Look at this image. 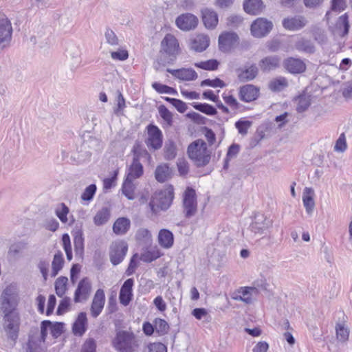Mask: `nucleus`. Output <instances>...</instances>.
<instances>
[{
    "mask_svg": "<svg viewBox=\"0 0 352 352\" xmlns=\"http://www.w3.org/2000/svg\"><path fill=\"white\" fill-rule=\"evenodd\" d=\"M188 155L197 167H204L210 161L211 152L206 143L201 139L192 142L188 147Z\"/></svg>",
    "mask_w": 352,
    "mask_h": 352,
    "instance_id": "f257e3e1",
    "label": "nucleus"
},
{
    "mask_svg": "<svg viewBox=\"0 0 352 352\" xmlns=\"http://www.w3.org/2000/svg\"><path fill=\"white\" fill-rule=\"evenodd\" d=\"M112 344L118 352H135L139 346V341L133 332L121 330L117 332Z\"/></svg>",
    "mask_w": 352,
    "mask_h": 352,
    "instance_id": "f03ea898",
    "label": "nucleus"
},
{
    "mask_svg": "<svg viewBox=\"0 0 352 352\" xmlns=\"http://www.w3.org/2000/svg\"><path fill=\"white\" fill-rule=\"evenodd\" d=\"M20 328V317L19 314H6L3 316V329L8 339L11 341L13 346L18 339Z\"/></svg>",
    "mask_w": 352,
    "mask_h": 352,
    "instance_id": "7ed1b4c3",
    "label": "nucleus"
},
{
    "mask_svg": "<svg viewBox=\"0 0 352 352\" xmlns=\"http://www.w3.org/2000/svg\"><path fill=\"white\" fill-rule=\"evenodd\" d=\"M179 52V45L177 39L172 34H167L161 41L160 53L167 57L168 63H173L176 59Z\"/></svg>",
    "mask_w": 352,
    "mask_h": 352,
    "instance_id": "20e7f679",
    "label": "nucleus"
},
{
    "mask_svg": "<svg viewBox=\"0 0 352 352\" xmlns=\"http://www.w3.org/2000/svg\"><path fill=\"white\" fill-rule=\"evenodd\" d=\"M148 137L145 143L150 150L157 151L162 148L163 143V134L158 126L150 124L147 126Z\"/></svg>",
    "mask_w": 352,
    "mask_h": 352,
    "instance_id": "39448f33",
    "label": "nucleus"
},
{
    "mask_svg": "<svg viewBox=\"0 0 352 352\" xmlns=\"http://www.w3.org/2000/svg\"><path fill=\"white\" fill-rule=\"evenodd\" d=\"M184 212L186 218H190L194 216L197 210V203L195 190L188 187L183 198Z\"/></svg>",
    "mask_w": 352,
    "mask_h": 352,
    "instance_id": "423d86ee",
    "label": "nucleus"
},
{
    "mask_svg": "<svg viewBox=\"0 0 352 352\" xmlns=\"http://www.w3.org/2000/svg\"><path fill=\"white\" fill-rule=\"evenodd\" d=\"M128 250V245L124 241H116L110 247L109 257L113 265L120 264L124 258Z\"/></svg>",
    "mask_w": 352,
    "mask_h": 352,
    "instance_id": "0eeeda50",
    "label": "nucleus"
},
{
    "mask_svg": "<svg viewBox=\"0 0 352 352\" xmlns=\"http://www.w3.org/2000/svg\"><path fill=\"white\" fill-rule=\"evenodd\" d=\"M272 28V21L265 18H258L251 25V32L254 37L261 38L268 34Z\"/></svg>",
    "mask_w": 352,
    "mask_h": 352,
    "instance_id": "6e6552de",
    "label": "nucleus"
},
{
    "mask_svg": "<svg viewBox=\"0 0 352 352\" xmlns=\"http://www.w3.org/2000/svg\"><path fill=\"white\" fill-rule=\"evenodd\" d=\"M12 27L10 21L6 16L0 17V47H8L12 40Z\"/></svg>",
    "mask_w": 352,
    "mask_h": 352,
    "instance_id": "1a4fd4ad",
    "label": "nucleus"
},
{
    "mask_svg": "<svg viewBox=\"0 0 352 352\" xmlns=\"http://www.w3.org/2000/svg\"><path fill=\"white\" fill-rule=\"evenodd\" d=\"M198 18L191 13H184L179 15L175 23L177 28L184 31L194 30L198 24Z\"/></svg>",
    "mask_w": 352,
    "mask_h": 352,
    "instance_id": "9d476101",
    "label": "nucleus"
},
{
    "mask_svg": "<svg viewBox=\"0 0 352 352\" xmlns=\"http://www.w3.org/2000/svg\"><path fill=\"white\" fill-rule=\"evenodd\" d=\"M308 21L302 15H295L283 19L282 21L283 27L289 31H298L305 28Z\"/></svg>",
    "mask_w": 352,
    "mask_h": 352,
    "instance_id": "9b49d317",
    "label": "nucleus"
},
{
    "mask_svg": "<svg viewBox=\"0 0 352 352\" xmlns=\"http://www.w3.org/2000/svg\"><path fill=\"white\" fill-rule=\"evenodd\" d=\"M283 65L286 71L292 74H302L307 69L305 63L298 58H287L283 60Z\"/></svg>",
    "mask_w": 352,
    "mask_h": 352,
    "instance_id": "f8f14e48",
    "label": "nucleus"
},
{
    "mask_svg": "<svg viewBox=\"0 0 352 352\" xmlns=\"http://www.w3.org/2000/svg\"><path fill=\"white\" fill-rule=\"evenodd\" d=\"M237 78L240 82L253 80L258 74V68L255 63H247L244 67L236 69Z\"/></svg>",
    "mask_w": 352,
    "mask_h": 352,
    "instance_id": "ddd939ff",
    "label": "nucleus"
},
{
    "mask_svg": "<svg viewBox=\"0 0 352 352\" xmlns=\"http://www.w3.org/2000/svg\"><path fill=\"white\" fill-rule=\"evenodd\" d=\"M281 58L278 55L267 56L258 62V66L263 73H269L280 67Z\"/></svg>",
    "mask_w": 352,
    "mask_h": 352,
    "instance_id": "4468645a",
    "label": "nucleus"
},
{
    "mask_svg": "<svg viewBox=\"0 0 352 352\" xmlns=\"http://www.w3.org/2000/svg\"><path fill=\"white\" fill-rule=\"evenodd\" d=\"M134 285L133 278L126 279L122 285L119 294V300L124 306L129 305L133 299V287Z\"/></svg>",
    "mask_w": 352,
    "mask_h": 352,
    "instance_id": "2eb2a0df",
    "label": "nucleus"
},
{
    "mask_svg": "<svg viewBox=\"0 0 352 352\" xmlns=\"http://www.w3.org/2000/svg\"><path fill=\"white\" fill-rule=\"evenodd\" d=\"M272 225V221L263 214H257L251 223L250 228L252 232L254 233H263L265 230L270 228Z\"/></svg>",
    "mask_w": 352,
    "mask_h": 352,
    "instance_id": "dca6fc26",
    "label": "nucleus"
},
{
    "mask_svg": "<svg viewBox=\"0 0 352 352\" xmlns=\"http://www.w3.org/2000/svg\"><path fill=\"white\" fill-rule=\"evenodd\" d=\"M91 284L88 278H83L78 283V287L74 292V302H79L81 299L86 300L91 292Z\"/></svg>",
    "mask_w": 352,
    "mask_h": 352,
    "instance_id": "f3484780",
    "label": "nucleus"
},
{
    "mask_svg": "<svg viewBox=\"0 0 352 352\" xmlns=\"http://www.w3.org/2000/svg\"><path fill=\"white\" fill-rule=\"evenodd\" d=\"M259 92L260 89L258 87L248 84L240 87L239 96L241 100L250 102L257 99Z\"/></svg>",
    "mask_w": 352,
    "mask_h": 352,
    "instance_id": "a211bd4d",
    "label": "nucleus"
},
{
    "mask_svg": "<svg viewBox=\"0 0 352 352\" xmlns=\"http://www.w3.org/2000/svg\"><path fill=\"white\" fill-rule=\"evenodd\" d=\"M105 303V295L104 290L98 289L96 290L91 305V314L92 317L97 318L102 312Z\"/></svg>",
    "mask_w": 352,
    "mask_h": 352,
    "instance_id": "6ab92c4d",
    "label": "nucleus"
},
{
    "mask_svg": "<svg viewBox=\"0 0 352 352\" xmlns=\"http://www.w3.org/2000/svg\"><path fill=\"white\" fill-rule=\"evenodd\" d=\"M238 40L239 36L236 33L225 32L219 36V48L221 52H228Z\"/></svg>",
    "mask_w": 352,
    "mask_h": 352,
    "instance_id": "aec40b11",
    "label": "nucleus"
},
{
    "mask_svg": "<svg viewBox=\"0 0 352 352\" xmlns=\"http://www.w3.org/2000/svg\"><path fill=\"white\" fill-rule=\"evenodd\" d=\"M167 72L171 74L174 77L182 80H194L198 77L197 72L192 68H182L178 69H167Z\"/></svg>",
    "mask_w": 352,
    "mask_h": 352,
    "instance_id": "412c9836",
    "label": "nucleus"
},
{
    "mask_svg": "<svg viewBox=\"0 0 352 352\" xmlns=\"http://www.w3.org/2000/svg\"><path fill=\"white\" fill-rule=\"evenodd\" d=\"M294 47L299 52L306 54H313L316 52V47L312 41L305 37L298 38L295 42Z\"/></svg>",
    "mask_w": 352,
    "mask_h": 352,
    "instance_id": "4be33fe9",
    "label": "nucleus"
},
{
    "mask_svg": "<svg viewBox=\"0 0 352 352\" xmlns=\"http://www.w3.org/2000/svg\"><path fill=\"white\" fill-rule=\"evenodd\" d=\"M258 293V289L254 287H245L240 288L232 297L236 300L243 301L247 304L252 302V294Z\"/></svg>",
    "mask_w": 352,
    "mask_h": 352,
    "instance_id": "5701e85b",
    "label": "nucleus"
},
{
    "mask_svg": "<svg viewBox=\"0 0 352 352\" xmlns=\"http://www.w3.org/2000/svg\"><path fill=\"white\" fill-rule=\"evenodd\" d=\"M87 318L85 312H80L72 325V332L75 336H82L87 331Z\"/></svg>",
    "mask_w": 352,
    "mask_h": 352,
    "instance_id": "b1692460",
    "label": "nucleus"
},
{
    "mask_svg": "<svg viewBox=\"0 0 352 352\" xmlns=\"http://www.w3.org/2000/svg\"><path fill=\"white\" fill-rule=\"evenodd\" d=\"M202 20L205 27L208 29H214L218 24V15L214 10L205 8L201 10Z\"/></svg>",
    "mask_w": 352,
    "mask_h": 352,
    "instance_id": "393cba45",
    "label": "nucleus"
},
{
    "mask_svg": "<svg viewBox=\"0 0 352 352\" xmlns=\"http://www.w3.org/2000/svg\"><path fill=\"white\" fill-rule=\"evenodd\" d=\"M264 8L265 6L262 0H245L243 2V9L245 12L250 14H259Z\"/></svg>",
    "mask_w": 352,
    "mask_h": 352,
    "instance_id": "a878e982",
    "label": "nucleus"
},
{
    "mask_svg": "<svg viewBox=\"0 0 352 352\" xmlns=\"http://www.w3.org/2000/svg\"><path fill=\"white\" fill-rule=\"evenodd\" d=\"M131 228V221L127 217L118 218L113 225V232L116 235H124Z\"/></svg>",
    "mask_w": 352,
    "mask_h": 352,
    "instance_id": "bb28decb",
    "label": "nucleus"
},
{
    "mask_svg": "<svg viewBox=\"0 0 352 352\" xmlns=\"http://www.w3.org/2000/svg\"><path fill=\"white\" fill-rule=\"evenodd\" d=\"M210 44V38L204 34L197 35L191 42L190 48L197 52H204Z\"/></svg>",
    "mask_w": 352,
    "mask_h": 352,
    "instance_id": "cd10ccee",
    "label": "nucleus"
},
{
    "mask_svg": "<svg viewBox=\"0 0 352 352\" xmlns=\"http://www.w3.org/2000/svg\"><path fill=\"white\" fill-rule=\"evenodd\" d=\"M159 244L164 248H170L174 243V236L173 233L167 229H162L158 234Z\"/></svg>",
    "mask_w": 352,
    "mask_h": 352,
    "instance_id": "c85d7f7f",
    "label": "nucleus"
},
{
    "mask_svg": "<svg viewBox=\"0 0 352 352\" xmlns=\"http://www.w3.org/2000/svg\"><path fill=\"white\" fill-rule=\"evenodd\" d=\"M158 202L157 206L162 210H167L172 204L174 195L173 190H168L167 192H161L159 194Z\"/></svg>",
    "mask_w": 352,
    "mask_h": 352,
    "instance_id": "c756f323",
    "label": "nucleus"
},
{
    "mask_svg": "<svg viewBox=\"0 0 352 352\" xmlns=\"http://www.w3.org/2000/svg\"><path fill=\"white\" fill-rule=\"evenodd\" d=\"M314 191L311 188L306 187L303 192L302 201L307 213L312 212L315 203L314 200Z\"/></svg>",
    "mask_w": 352,
    "mask_h": 352,
    "instance_id": "7c9ffc66",
    "label": "nucleus"
},
{
    "mask_svg": "<svg viewBox=\"0 0 352 352\" xmlns=\"http://www.w3.org/2000/svg\"><path fill=\"white\" fill-rule=\"evenodd\" d=\"M155 177L157 182L163 183L171 177V170L167 164H161L157 166Z\"/></svg>",
    "mask_w": 352,
    "mask_h": 352,
    "instance_id": "2f4dec72",
    "label": "nucleus"
},
{
    "mask_svg": "<svg viewBox=\"0 0 352 352\" xmlns=\"http://www.w3.org/2000/svg\"><path fill=\"white\" fill-rule=\"evenodd\" d=\"M111 217V210L107 207H103L98 210L94 217V223L96 226H100L105 224Z\"/></svg>",
    "mask_w": 352,
    "mask_h": 352,
    "instance_id": "473e14b6",
    "label": "nucleus"
},
{
    "mask_svg": "<svg viewBox=\"0 0 352 352\" xmlns=\"http://www.w3.org/2000/svg\"><path fill=\"white\" fill-rule=\"evenodd\" d=\"M336 28L339 30V34L340 36L344 37L349 34V16L346 13L341 15L337 21Z\"/></svg>",
    "mask_w": 352,
    "mask_h": 352,
    "instance_id": "72a5a7b5",
    "label": "nucleus"
},
{
    "mask_svg": "<svg viewBox=\"0 0 352 352\" xmlns=\"http://www.w3.org/2000/svg\"><path fill=\"white\" fill-rule=\"evenodd\" d=\"M133 160L136 161H140L142 157L150 159L151 155L147 150L144 148L140 142L137 141L134 144L132 148Z\"/></svg>",
    "mask_w": 352,
    "mask_h": 352,
    "instance_id": "f704fd0d",
    "label": "nucleus"
},
{
    "mask_svg": "<svg viewBox=\"0 0 352 352\" xmlns=\"http://www.w3.org/2000/svg\"><path fill=\"white\" fill-rule=\"evenodd\" d=\"M269 89L274 92H278L288 87L287 79L284 76H279L269 82Z\"/></svg>",
    "mask_w": 352,
    "mask_h": 352,
    "instance_id": "c9c22d12",
    "label": "nucleus"
},
{
    "mask_svg": "<svg viewBox=\"0 0 352 352\" xmlns=\"http://www.w3.org/2000/svg\"><path fill=\"white\" fill-rule=\"evenodd\" d=\"M144 173L143 166L140 161L133 160L132 164L129 168V173L127 175L128 178L137 179L140 177Z\"/></svg>",
    "mask_w": 352,
    "mask_h": 352,
    "instance_id": "e433bc0d",
    "label": "nucleus"
},
{
    "mask_svg": "<svg viewBox=\"0 0 352 352\" xmlns=\"http://www.w3.org/2000/svg\"><path fill=\"white\" fill-rule=\"evenodd\" d=\"M74 245L76 254L81 255L84 252V237L82 230H78L75 232Z\"/></svg>",
    "mask_w": 352,
    "mask_h": 352,
    "instance_id": "4c0bfd02",
    "label": "nucleus"
},
{
    "mask_svg": "<svg viewBox=\"0 0 352 352\" xmlns=\"http://www.w3.org/2000/svg\"><path fill=\"white\" fill-rule=\"evenodd\" d=\"M1 299H7L18 302L19 294L16 287L13 285L7 286L2 292Z\"/></svg>",
    "mask_w": 352,
    "mask_h": 352,
    "instance_id": "58836bf2",
    "label": "nucleus"
},
{
    "mask_svg": "<svg viewBox=\"0 0 352 352\" xmlns=\"http://www.w3.org/2000/svg\"><path fill=\"white\" fill-rule=\"evenodd\" d=\"M164 158L166 160H172L177 155V146L174 141L168 140L164 145Z\"/></svg>",
    "mask_w": 352,
    "mask_h": 352,
    "instance_id": "ea45409f",
    "label": "nucleus"
},
{
    "mask_svg": "<svg viewBox=\"0 0 352 352\" xmlns=\"http://www.w3.org/2000/svg\"><path fill=\"white\" fill-rule=\"evenodd\" d=\"M136 241L141 244H148L152 241V235L146 228H140L135 234Z\"/></svg>",
    "mask_w": 352,
    "mask_h": 352,
    "instance_id": "a19ab883",
    "label": "nucleus"
},
{
    "mask_svg": "<svg viewBox=\"0 0 352 352\" xmlns=\"http://www.w3.org/2000/svg\"><path fill=\"white\" fill-rule=\"evenodd\" d=\"M132 180V179L126 177L122 187L123 195H124L129 200H133L135 198V186Z\"/></svg>",
    "mask_w": 352,
    "mask_h": 352,
    "instance_id": "79ce46f5",
    "label": "nucleus"
},
{
    "mask_svg": "<svg viewBox=\"0 0 352 352\" xmlns=\"http://www.w3.org/2000/svg\"><path fill=\"white\" fill-rule=\"evenodd\" d=\"M64 263V259L63 257V254L61 252H58L54 256V258L52 261V276H56L58 272L63 268Z\"/></svg>",
    "mask_w": 352,
    "mask_h": 352,
    "instance_id": "37998d69",
    "label": "nucleus"
},
{
    "mask_svg": "<svg viewBox=\"0 0 352 352\" xmlns=\"http://www.w3.org/2000/svg\"><path fill=\"white\" fill-rule=\"evenodd\" d=\"M192 107L196 110L208 116H214L217 113V109L213 106L207 103L194 102Z\"/></svg>",
    "mask_w": 352,
    "mask_h": 352,
    "instance_id": "c03bdc74",
    "label": "nucleus"
},
{
    "mask_svg": "<svg viewBox=\"0 0 352 352\" xmlns=\"http://www.w3.org/2000/svg\"><path fill=\"white\" fill-rule=\"evenodd\" d=\"M68 279L65 276H60L55 281V290L58 296L62 297L67 290Z\"/></svg>",
    "mask_w": 352,
    "mask_h": 352,
    "instance_id": "a18cd8bd",
    "label": "nucleus"
},
{
    "mask_svg": "<svg viewBox=\"0 0 352 352\" xmlns=\"http://www.w3.org/2000/svg\"><path fill=\"white\" fill-rule=\"evenodd\" d=\"M1 300V310L4 315L11 314H18L15 311V309L18 305V302L10 300L7 299Z\"/></svg>",
    "mask_w": 352,
    "mask_h": 352,
    "instance_id": "49530a36",
    "label": "nucleus"
},
{
    "mask_svg": "<svg viewBox=\"0 0 352 352\" xmlns=\"http://www.w3.org/2000/svg\"><path fill=\"white\" fill-rule=\"evenodd\" d=\"M28 243L23 241L12 243L8 250V254L11 257H15L27 248Z\"/></svg>",
    "mask_w": 352,
    "mask_h": 352,
    "instance_id": "de8ad7c7",
    "label": "nucleus"
},
{
    "mask_svg": "<svg viewBox=\"0 0 352 352\" xmlns=\"http://www.w3.org/2000/svg\"><path fill=\"white\" fill-rule=\"evenodd\" d=\"M337 338L340 342H346L349 340V329L344 324L337 323L336 325Z\"/></svg>",
    "mask_w": 352,
    "mask_h": 352,
    "instance_id": "09e8293b",
    "label": "nucleus"
},
{
    "mask_svg": "<svg viewBox=\"0 0 352 352\" xmlns=\"http://www.w3.org/2000/svg\"><path fill=\"white\" fill-rule=\"evenodd\" d=\"M195 66L202 69L213 71L218 68L219 62L215 59H210L206 61L195 63Z\"/></svg>",
    "mask_w": 352,
    "mask_h": 352,
    "instance_id": "8fccbe9b",
    "label": "nucleus"
},
{
    "mask_svg": "<svg viewBox=\"0 0 352 352\" xmlns=\"http://www.w3.org/2000/svg\"><path fill=\"white\" fill-rule=\"evenodd\" d=\"M152 87L159 94H177V91L174 88L157 82H155L152 84Z\"/></svg>",
    "mask_w": 352,
    "mask_h": 352,
    "instance_id": "3c124183",
    "label": "nucleus"
},
{
    "mask_svg": "<svg viewBox=\"0 0 352 352\" xmlns=\"http://www.w3.org/2000/svg\"><path fill=\"white\" fill-rule=\"evenodd\" d=\"M311 104V100L309 96L305 95L300 96L298 97V101L296 107V111L298 113H302L305 111Z\"/></svg>",
    "mask_w": 352,
    "mask_h": 352,
    "instance_id": "603ef678",
    "label": "nucleus"
},
{
    "mask_svg": "<svg viewBox=\"0 0 352 352\" xmlns=\"http://www.w3.org/2000/svg\"><path fill=\"white\" fill-rule=\"evenodd\" d=\"M69 212V208L64 203H61L60 208L56 209L55 214L62 223H65L68 221L67 214Z\"/></svg>",
    "mask_w": 352,
    "mask_h": 352,
    "instance_id": "864d4df0",
    "label": "nucleus"
},
{
    "mask_svg": "<svg viewBox=\"0 0 352 352\" xmlns=\"http://www.w3.org/2000/svg\"><path fill=\"white\" fill-rule=\"evenodd\" d=\"M154 327L160 335L166 334L169 329V325L166 320L161 318H156L154 321Z\"/></svg>",
    "mask_w": 352,
    "mask_h": 352,
    "instance_id": "5fc2aeb1",
    "label": "nucleus"
},
{
    "mask_svg": "<svg viewBox=\"0 0 352 352\" xmlns=\"http://www.w3.org/2000/svg\"><path fill=\"white\" fill-rule=\"evenodd\" d=\"M252 122L249 120H239L235 122V127L239 133L245 135L248 133V129L251 127Z\"/></svg>",
    "mask_w": 352,
    "mask_h": 352,
    "instance_id": "6e6d98bb",
    "label": "nucleus"
},
{
    "mask_svg": "<svg viewBox=\"0 0 352 352\" xmlns=\"http://www.w3.org/2000/svg\"><path fill=\"white\" fill-rule=\"evenodd\" d=\"M52 336L57 338L63 333L64 323L60 322H52L49 327Z\"/></svg>",
    "mask_w": 352,
    "mask_h": 352,
    "instance_id": "4d7b16f0",
    "label": "nucleus"
},
{
    "mask_svg": "<svg viewBox=\"0 0 352 352\" xmlns=\"http://www.w3.org/2000/svg\"><path fill=\"white\" fill-rule=\"evenodd\" d=\"M201 87L209 86L212 87L223 88L226 86V83L219 78L214 79H205L201 82Z\"/></svg>",
    "mask_w": 352,
    "mask_h": 352,
    "instance_id": "13d9d810",
    "label": "nucleus"
},
{
    "mask_svg": "<svg viewBox=\"0 0 352 352\" xmlns=\"http://www.w3.org/2000/svg\"><path fill=\"white\" fill-rule=\"evenodd\" d=\"M97 188L96 184L88 186L81 195V199L83 201H90L94 197Z\"/></svg>",
    "mask_w": 352,
    "mask_h": 352,
    "instance_id": "bf43d9fd",
    "label": "nucleus"
},
{
    "mask_svg": "<svg viewBox=\"0 0 352 352\" xmlns=\"http://www.w3.org/2000/svg\"><path fill=\"white\" fill-rule=\"evenodd\" d=\"M104 36L108 44L111 45H118L119 44V39L118 36L111 28H106Z\"/></svg>",
    "mask_w": 352,
    "mask_h": 352,
    "instance_id": "052dcab7",
    "label": "nucleus"
},
{
    "mask_svg": "<svg viewBox=\"0 0 352 352\" xmlns=\"http://www.w3.org/2000/svg\"><path fill=\"white\" fill-rule=\"evenodd\" d=\"M347 148L346 136L344 133H341L336 142L334 150L339 152H344Z\"/></svg>",
    "mask_w": 352,
    "mask_h": 352,
    "instance_id": "680f3d73",
    "label": "nucleus"
},
{
    "mask_svg": "<svg viewBox=\"0 0 352 352\" xmlns=\"http://www.w3.org/2000/svg\"><path fill=\"white\" fill-rule=\"evenodd\" d=\"M160 256V254L158 251H147L141 255V260L151 263Z\"/></svg>",
    "mask_w": 352,
    "mask_h": 352,
    "instance_id": "e2e57ef3",
    "label": "nucleus"
},
{
    "mask_svg": "<svg viewBox=\"0 0 352 352\" xmlns=\"http://www.w3.org/2000/svg\"><path fill=\"white\" fill-rule=\"evenodd\" d=\"M81 352H96V343L93 338L87 339L81 348Z\"/></svg>",
    "mask_w": 352,
    "mask_h": 352,
    "instance_id": "0e129e2a",
    "label": "nucleus"
},
{
    "mask_svg": "<svg viewBox=\"0 0 352 352\" xmlns=\"http://www.w3.org/2000/svg\"><path fill=\"white\" fill-rule=\"evenodd\" d=\"M243 22V18L239 15H231L227 19V25L230 27L236 28Z\"/></svg>",
    "mask_w": 352,
    "mask_h": 352,
    "instance_id": "69168bd1",
    "label": "nucleus"
},
{
    "mask_svg": "<svg viewBox=\"0 0 352 352\" xmlns=\"http://www.w3.org/2000/svg\"><path fill=\"white\" fill-rule=\"evenodd\" d=\"M70 304V299L67 297L64 298L59 303L56 310L57 315H62L66 312Z\"/></svg>",
    "mask_w": 352,
    "mask_h": 352,
    "instance_id": "338daca9",
    "label": "nucleus"
},
{
    "mask_svg": "<svg viewBox=\"0 0 352 352\" xmlns=\"http://www.w3.org/2000/svg\"><path fill=\"white\" fill-rule=\"evenodd\" d=\"M27 352H45V350L36 342L29 340Z\"/></svg>",
    "mask_w": 352,
    "mask_h": 352,
    "instance_id": "774afa93",
    "label": "nucleus"
}]
</instances>
